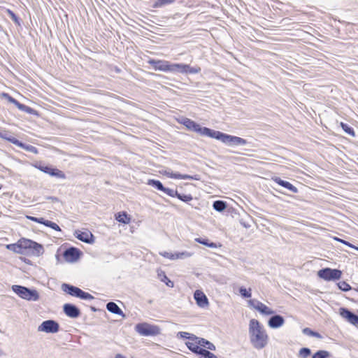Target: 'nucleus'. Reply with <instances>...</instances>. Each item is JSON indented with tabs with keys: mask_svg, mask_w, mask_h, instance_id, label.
<instances>
[{
	"mask_svg": "<svg viewBox=\"0 0 358 358\" xmlns=\"http://www.w3.org/2000/svg\"><path fill=\"white\" fill-rule=\"evenodd\" d=\"M248 334L252 346L260 350L268 343V336L264 326L256 319H251L249 322Z\"/></svg>",
	"mask_w": 358,
	"mask_h": 358,
	"instance_id": "f257e3e1",
	"label": "nucleus"
},
{
	"mask_svg": "<svg viewBox=\"0 0 358 358\" xmlns=\"http://www.w3.org/2000/svg\"><path fill=\"white\" fill-rule=\"evenodd\" d=\"M210 138H215L228 145H245L247 141L238 136H231L219 131L213 130Z\"/></svg>",
	"mask_w": 358,
	"mask_h": 358,
	"instance_id": "f03ea898",
	"label": "nucleus"
},
{
	"mask_svg": "<svg viewBox=\"0 0 358 358\" xmlns=\"http://www.w3.org/2000/svg\"><path fill=\"white\" fill-rule=\"evenodd\" d=\"M12 290L17 294L20 298L27 300L36 301L39 299V294L35 289H31L21 285H13Z\"/></svg>",
	"mask_w": 358,
	"mask_h": 358,
	"instance_id": "7ed1b4c3",
	"label": "nucleus"
},
{
	"mask_svg": "<svg viewBox=\"0 0 358 358\" xmlns=\"http://www.w3.org/2000/svg\"><path fill=\"white\" fill-rule=\"evenodd\" d=\"M136 331L143 336H155L160 334V328L147 322L138 323L135 326Z\"/></svg>",
	"mask_w": 358,
	"mask_h": 358,
	"instance_id": "20e7f679",
	"label": "nucleus"
},
{
	"mask_svg": "<svg viewBox=\"0 0 358 358\" xmlns=\"http://www.w3.org/2000/svg\"><path fill=\"white\" fill-rule=\"evenodd\" d=\"M181 123L185 125L189 130L197 132L202 136L210 137L213 129L207 127H201L199 124L189 118H183Z\"/></svg>",
	"mask_w": 358,
	"mask_h": 358,
	"instance_id": "39448f33",
	"label": "nucleus"
},
{
	"mask_svg": "<svg viewBox=\"0 0 358 358\" xmlns=\"http://www.w3.org/2000/svg\"><path fill=\"white\" fill-rule=\"evenodd\" d=\"M62 290L67 294L85 300H92L94 296L90 294L83 291L81 289L68 284L62 285Z\"/></svg>",
	"mask_w": 358,
	"mask_h": 358,
	"instance_id": "423d86ee",
	"label": "nucleus"
},
{
	"mask_svg": "<svg viewBox=\"0 0 358 358\" xmlns=\"http://www.w3.org/2000/svg\"><path fill=\"white\" fill-rule=\"evenodd\" d=\"M342 272L338 269L325 268L317 272V275L325 280H336L341 278Z\"/></svg>",
	"mask_w": 358,
	"mask_h": 358,
	"instance_id": "0eeeda50",
	"label": "nucleus"
},
{
	"mask_svg": "<svg viewBox=\"0 0 358 358\" xmlns=\"http://www.w3.org/2000/svg\"><path fill=\"white\" fill-rule=\"evenodd\" d=\"M59 324L52 320H48L43 322L38 327V331H43L45 333H57L59 331Z\"/></svg>",
	"mask_w": 358,
	"mask_h": 358,
	"instance_id": "6e6552de",
	"label": "nucleus"
},
{
	"mask_svg": "<svg viewBox=\"0 0 358 358\" xmlns=\"http://www.w3.org/2000/svg\"><path fill=\"white\" fill-rule=\"evenodd\" d=\"M159 173L162 175H164L169 178H174V179H189V180H199L201 179L199 175H194V176H190L187 174H180V173H173L169 169H162L159 171Z\"/></svg>",
	"mask_w": 358,
	"mask_h": 358,
	"instance_id": "1a4fd4ad",
	"label": "nucleus"
},
{
	"mask_svg": "<svg viewBox=\"0 0 358 358\" xmlns=\"http://www.w3.org/2000/svg\"><path fill=\"white\" fill-rule=\"evenodd\" d=\"M80 255V250L73 247L66 250L63 255L64 259L68 262H76L79 259Z\"/></svg>",
	"mask_w": 358,
	"mask_h": 358,
	"instance_id": "9d476101",
	"label": "nucleus"
},
{
	"mask_svg": "<svg viewBox=\"0 0 358 358\" xmlns=\"http://www.w3.org/2000/svg\"><path fill=\"white\" fill-rule=\"evenodd\" d=\"M63 310L68 317L71 318H77L80 315V310L75 305L71 303L64 304Z\"/></svg>",
	"mask_w": 358,
	"mask_h": 358,
	"instance_id": "9b49d317",
	"label": "nucleus"
},
{
	"mask_svg": "<svg viewBox=\"0 0 358 358\" xmlns=\"http://www.w3.org/2000/svg\"><path fill=\"white\" fill-rule=\"evenodd\" d=\"M340 314L351 324L358 326V316L357 315L345 308H340Z\"/></svg>",
	"mask_w": 358,
	"mask_h": 358,
	"instance_id": "f8f14e48",
	"label": "nucleus"
},
{
	"mask_svg": "<svg viewBox=\"0 0 358 358\" xmlns=\"http://www.w3.org/2000/svg\"><path fill=\"white\" fill-rule=\"evenodd\" d=\"M194 298L196 304L201 308H206L208 306L207 296L201 290H196L194 294Z\"/></svg>",
	"mask_w": 358,
	"mask_h": 358,
	"instance_id": "ddd939ff",
	"label": "nucleus"
},
{
	"mask_svg": "<svg viewBox=\"0 0 358 358\" xmlns=\"http://www.w3.org/2000/svg\"><path fill=\"white\" fill-rule=\"evenodd\" d=\"M149 63L153 66L155 70H159L162 71H169V64L170 62L168 61H162V60H150Z\"/></svg>",
	"mask_w": 358,
	"mask_h": 358,
	"instance_id": "4468645a",
	"label": "nucleus"
},
{
	"mask_svg": "<svg viewBox=\"0 0 358 358\" xmlns=\"http://www.w3.org/2000/svg\"><path fill=\"white\" fill-rule=\"evenodd\" d=\"M196 340L197 336L192 335L190 341H187L185 344L192 352L199 355L203 348L199 346Z\"/></svg>",
	"mask_w": 358,
	"mask_h": 358,
	"instance_id": "2eb2a0df",
	"label": "nucleus"
},
{
	"mask_svg": "<svg viewBox=\"0 0 358 358\" xmlns=\"http://www.w3.org/2000/svg\"><path fill=\"white\" fill-rule=\"evenodd\" d=\"M285 320L280 315H275L270 317L268 324L271 328L277 329L284 324Z\"/></svg>",
	"mask_w": 358,
	"mask_h": 358,
	"instance_id": "dca6fc26",
	"label": "nucleus"
},
{
	"mask_svg": "<svg viewBox=\"0 0 358 358\" xmlns=\"http://www.w3.org/2000/svg\"><path fill=\"white\" fill-rule=\"evenodd\" d=\"M272 180L274 182H275L277 184H278L279 185L289 189V191H291L293 193L298 192V189L295 186H294L293 185H292L290 182H289L287 181H285V180H282L279 177H277V176L273 177Z\"/></svg>",
	"mask_w": 358,
	"mask_h": 358,
	"instance_id": "f3484780",
	"label": "nucleus"
},
{
	"mask_svg": "<svg viewBox=\"0 0 358 358\" xmlns=\"http://www.w3.org/2000/svg\"><path fill=\"white\" fill-rule=\"evenodd\" d=\"M76 238L79 239L80 241L87 243H92L94 242L93 240V235L90 231H76Z\"/></svg>",
	"mask_w": 358,
	"mask_h": 358,
	"instance_id": "a211bd4d",
	"label": "nucleus"
},
{
	"mask_svg": "<svg viewBox=\"0 0 358 358\" xmlns=\"http://www.w3.org/2000/svg\"><path fill=\"white\" fill-rule=\"evenodd\" d=\"M0 137L3 139H5L13 144L17 146H22V143L18 141L16 138H15L9 131H0Z\"/></svg>",
	"mask_w": 358,
	"mask_h": 358,
	"instance_id": "6ab92c4d",
	"label": "nucleus"
},
{
	"mask_svg": "<svg viewBox=\"0 0 358 358\" xmlns=\"http://www.w3.org/2000/svg\"><path fill=\"white\" fill-rule=\"evenodd\" d=\"M106 309L109 312H110L113 314H116V315L122 316V317H125V315L124 314L122 310L115 302H113V301L108 302L106 304Z\"/></svg>",
	"mask_w": 358,
	"mask_h": 358,
	"instance_id": "aec40b11",
	"label": "nucleus"
},
{
	"mask_svg": "<svg viewBox=\"0 0 358 358\" xmlns=\"http://www.w3.org/2000/svg\"><path fill=\"white\" fill-rule=\"evenodd\" d=\"M186 64H169V72L172 73H185V67Z\"/></svg>",
	"mask_w": 358,
	"mask_h": 358,
	"instance_id": "412c9836",
	"label": "nucleus"
},
{
	"mask_svg": "<svg viewBox=\"0 0 358 358\" xmlns=\"http://www.w3.org/2000/svg\"><path fill=\"white\" fill-rule=\"evenodd\" d=\"M257 310L265 315H271L274 313L272 309L260 301L257 303Z\"/></svg>",
	"mask_w": 358,
	"mask_h": 358,
	"instance_id": "4be33fe9",
	"label": "nucleus"
},
{
	"mask_svg": "<svg viewBox=\"0 0 358 358\" xmlns=\"http://www.w3.org/2000/svg\"><path fill=\"white\" fill-rule=\"evenodd\" d=\"M18 241L20 243V246L21 247L22 250L24 252V250L31 249V248L32 247V244L34 243L33 241L25 238H22L20 240H18Z\"/></svg>",
	"mask_w": 358,
	"mask_h": 358,
	"instance_id": "5701e85b",
	"label": "nucleus"
},
{
	"mask_svg": "<svg viewBox=\"0 0 358 358\" xmlns=\"http://www.w3.org/2000/svg\"><path fill=\"white\" fill-rule=\"evenodd\" d=\"M6 248L17 254H23L24 251L22 250L20 246V243L17 241L16 243L6 245Z\"/></svg>",
	"mask_w": 358,
	"mask_h": 358,
	"instance_id": "b1692460",
	"label": "nucleus"
},
{
	"mask_svg": "<svg viewBox=\"0 0 358 358\" xmlns=\"http://www.w3.org/2000/svg\"><path fill=\"white\" fill-rule=\"evenodd\" d=\"M30 250H32V253L35 255L39 256L43 253V248L42 245L34 241L32 247Z\"/></svg>",
	"mask_w": 358,
	"mask_h": 358,
	"instance_id": "393cba45",
	"label": "nucleus"
},
{
	"mask_svg": "<svg viewBox=\"0 0 358 358\" xmlns=\"http://www.w3.org/2000/svg\"><path fill=\"white\" fill-rule=\"evenodd\" d=\"M213 207L216 211L222 212L227 208V204L223 201L217 200L213 202Z\"/></svg>",
	"mask_w": 358,
	"mask_h": 358,
	"instance_id": "a878e982",
	"label": "nucleus"
},
{
	"mask_svg": "<svg viewBox=\"0 0 358 358\" xmlns=\"http://www.w3.org/2000/svg\"><path fill=\"white\" fill-rule=\"evenodd\" d=\"M195 241L211 248H216L217 245L213 242H209L208 239L196 238Z\"/></svg>",
	"mask_w": 358,
	"mask_h": 358,
	"instance_id": "bb28decb",
	"label": "nucleus"
},
{
	"mask_svg": "<svg viewBox=\"0 0 358 358\" xmlns=\"http://www.w3.org/2000/svg\"><path fill=\"white\" fill-rule=\"evenodd\" d=\"M116 220L121 223L128 224L130 222V217L125 212L119 213L116 216Z\"/></svg>",
	"mask_w": 358,
	"mask_h": 358,
	"instance_id": "cd10ccee",
	"label": "nucleus"
},
{
	"mask_svg": "<svg viewBox=\"0 0 358 358\" xmlns=\"http://www.w3.org/2000/svg\"><path fill=\"white\" fill-rule=\"evenodd\" d=\"M148 185H149L160 191H162L163 189H164V185L159 180L150 179L148 181Z\"/></svg>",
	"mask_w": 358,
	"mask_h": 358,
	"instance_id": "c85d7f7f",
	"label": "nucleus"
},
{
	"mask_svg": "<svg viewBox=\"0 0 358 358\" xmlns=\"http://www.w3.org/2000/svg\"><path fill=\"white\" fill-rule=\"evenodd\" d=\"M175 0H157L152 7L153 8H162L166 5L173 3Z\"/></svg>",
	"mask_w": 358,
	"mask_h": 358,
	"instance_id": "c756f323",
	"label": "nucleus"
},
{
	"mask_svg": "<svg viewBox=\"0 0 358 358\" xmlns=\"http://www.w3.org/2000/svg\"><path fill=\"white\" fill-rule=\"evenodd\" d=\"M340 125L346 134L350 135L351 136H355L354 129L352 127H350L348 124L343 122H341Z\"/></svg>",
	"mask_w": 358,
	"mask_h": 358,
	"instance_id": "7c9ffc66",
	"label": "nucleus"
},
{
	"mask_svg": "<svg viewBox=\"0 0 358 358\" xmlns=\"http://www.w3.org/2000/svg\"><path fill=\"white\" fill-rule=\"evenodd\" d=\"M192 256V253L188 251H184L181 252H176V259H184L189 258Z\"/></svg>",
	"mask_w": 358,
	"mask_h": 358,
	"instance_id": "2f4dec72",
	"label": "nucleus"
},
{
	"mask_svg": "<svg viewBox=\"0 0 358 358\" xmlns=\"http://www.w3.org/2000/svg\"><path fill=\"white\" fill-rule=\"evenodd\" d=\"M330 353L326 350H319L313 355V358H329Z\"/></svg>",
	"mask_w": 358,
	"mask_h": 358,
	"instance_id": "473e14b6",
	"label": "nucleus"
},
{
	"mask_svg": "<svg viewBox=\"0 0 358 358\" xmlns=\"http://www.w3.org/2000/svg\"><path fill=\"white\" fill-rule=\"evenodd\" d=\"M251 288L247 289L246 288L241 287L239 289V293L243 298H250L252 296Z\"/></svg>",
	"mask_w": 358,
	"mask_h": 358,
	"instance_id": "72a5a7b5",
	"label": "nucleus"
},
{
	"mask_svg": "<svg viewBox=\"0 0 358 358\" xmlns=\"http://www.w3.org/2000/svg\"><path fill=\"white\" fill-rule=\"evenodd\" d=\"M50 176L62 179H64L66 178V176L63 171H60L59 169L54 168H52V170L50 173Z\"/></svg>",
	"mask_w": 358,
	"mask_h": 358,
	"instance_id": "f704fd0d",
	"label": "nucleus"
},
{
	"mask_svg": "<svg viewBox=\"0 0 358 358\" xmlns=\"http://www.w3.org/2000/svg\"><path fill=\"white\" fill-rule=\"evenodd\" d=\"M311 354V351L308 348H302L299 352V357L301 358H307Z\"/></svg>",
	"mask_w": 358,
	"mask_h": 358,
	"instance_id": "c9c22d12",
	"label": "nucleus"
},
{
	"mask_svg": "<svg viewBox=\"0 0 358 358\" xmlns=\"http://www.w3.org/2000/svg\"><path fill=\"white\" fill-rule=\"evenodd\" d=\"M303 333L305 335H307L309 336L316 337V338H321V335L319 333L313 331L309 328H304L303 329Z\"/></svg>",
	"mask_w": 358,
	"mask_h": 358,
	"instance_id": "e433bc0d",
	"label": "nucleus"
},
{
	"mask_svg": "<svg viewBox=\"0 0 358 358\" xmlns=\"http://www.w3.org/2000/svg\"><path fill=\"white\" fill-rule=\"evenodd\" d=\"M185 67L186 68H185V74H187V73H190V74L198 73L201 71V69L199 67H192V66H190L188 64H186Z\"/></svg>",
	"mask_w": 358,
	"mask_h": 358,
	"instance_id": "4c0bfd02",
	"label": "nucleus"
},
{
	"mask_svg": "<svg viewBox=\"0 0 358 358\" xmlns=\"http://www.w3.org/2000/svg\"><path fill=\"white\" fill-rule=\"evenodd\" d=\"M17 108L22 111H24V112H26L29 114H32L33 112H34V109H32L31 108L27 106H25L22 103H19V104H17Z\"/></svg>",
	"mask_w": 358,
	"mask_h": 358,
	"instance_id": "58836bf2",
	"label": "nucleus"
},
{
	"mask_svg": "<svg viewBox=\"0 0 358 358\" xmlns=\"http://www.w3.org/2000/svg\"><path fill=\"white\" fill-rule=\"evenodd\" d=\"M176 197L184 202H189L193 199L191 194H180L178 192Z\"/></svg>",
	"mask_w": 358,
	"mask_h": 358,
	"instance_id": "ea45409f",
	"label": "nucleus"
},
{
	"mask_svg": "<svg viewBox=\"0 0 358 358\" xmlns=\"http://www.w3.org/2000/svg\"><path fill=\"white\" fill-rule=\"evenodd\" d=\"M199 355L203 358H217L215 355L205 349H202Z\"/></svg>",
	"mask_w": 358,
	"mask_h": 358,
	"instance_id": "a19ab883",
	"label": "nucleus"
},
{
	"mask_svg": "<svg viewBox=\"0 0 358 358\" xmlns=\"http://www.w3.org/2000/svg\"><path fill=\"white\" fill-rule=\"evenodd\" d=\"M338 287L342 291L346 292L351 289V287L345 281H342L338 283Z\"/></svg>",
	"mask_w": 358,
	"mask_h": 358,
	"instance_id": "79ce46f5",
	"label": "nucleus"
},
{
	"mask_svg": "<svg viewBox=\"0 0 358 358\" xmlns=\"http://www.w3.org/2000/svg\"><path fill=\"white\" fill-rule=\"evenodd\" d=\"M162 192L171 197H176L178 195V192L176 190L170 188L164 187V189H163Z\"/></svg>",
	"mask_w": 358,
	"mask_h": 358,
	"instance_id": "37998d69",
	"label": "nucleus"
},
{
	"mask_svg": "<svg viewBox=\"0 0 358 358\" xmlns=\"http://www.w3.org/2000/svg\"><path fill=\"white\" fill-rule=\"evenodd\" d=\"M21 148L24 149L25 150H27L29 152H33V153H37V149L33 145H25L22 143V146H19Z\"/></svg>",
	"mask_w": 358,
	"mask_h": 358,
	"instance_id": "c03bdc74",
	"label": "nucleus"
},
{
	"mask_svg": "<svg viewBox=\"0 0 358 358\" xmlns=\"http://www.w3.org/2000/svg\"><path fill=\"white\" fill-rule=\"evenodd\" d=\"M160 255L163 256L165 258L171 259V260H176V253L172 252H163L159 253Z\"/></svg>",
	"mask_w": 358,
	"mask_h": 358,
	"instance_id": "a18cd8bd",
	"label": "nucleus"
},
{
	"mask_svg": "<svg viewBox=\"0 0 358 358\" xmlns=\"http://www.w3.org/2000/svg\"><path fill=\"white\" fill-rule=\"evenodd\" d=\"M40 171L47 173V174H49L50 175V173L52 170V167H50V166H36Z\"/></svg>",
	"mask_w": 358,
	"mask_h": 358,
	"instance_id": "49530a36",
	"label": "nucleus"
},
{
	"mask_svg": "<svg viewBox=\"0 0 358 358\" xmlns=\"http://www.w3.org/2000/svg\"><path fill=\"white\" fill-rule=\"evenodd\" d=\"M45 226L47 227H49L56 231H60V227L55 222H52L51 221H49L48 222H45Z\"/></svg>",
	"mask_w": 358,
	"mask_h": 358,
	"instance_id": "de8ad7c7",
	"label": "nucleus"
},
{
	"mask_svg": "<svg viewBox=\"0 0 358 358\" xmlns=\"http://www.w3.org/2000/svg\"><path fill=\"white\" fill-rule=\"evenodd\" d=\"M7 13H8V15L10 17V18L16 24H20L19 20H18V17L16 16V15L13 11H11L10 10H7Z\"/></svg>",
	"mask_w": 358,
	"mask_h": 358,
	"instance_id": "09e8293b",
	"label": "nucleus"
},
{
	"mask_svg": "<svg viewBox=\"0 0 358 358\" xmlns=\"http://www.w3.org/2000/svg\"><path fill=\"white\" fill-rule=\"evenodd\" d=\"M259 301L256 300V299H250L248 301V306L250 307H252L254 309L257 310V303H259Z\"/></svg>",
	"mask_w": 358,
	"mask_h": 358,
	"instance_id": "8fccbe9b",
	"label": "nucleus"
},
{
	"mask_svg": "<svg viewBox=\"0 0 358 358\" xmlns=\"http://www.w3.org/2000/svg\"><path fill=\"white\" fill-rule=\"evenodd\" d=\"M197 344L199 345V346L201 348V347H205L206 346V344H207V342L208 341L204 339V338H199L197 337Z\"/></svg>",
	"mask_w": 358,
	"mask_h": 358,
	"instance_id": "3c124183",
	"label": "nucleus"
},
{
	"mask_svg": "<svg viewBox=\"0 0 358 358\" xmlns=\"http://www.w3.org/2000/svg\"><path fill=\"white\" fill-rule=\"evenodd\" d=\"M192 334H190L187 332L180 331L178 334V336L182 338H187L188 341H190L191 336Z\"/></svg>",
	"mask_w": 358,
	"mask_h": 358,
	"instance_id": "603ef678",
	"label": "nucleus"
},
{
	"mask_svg": "<svg viewBox=\"0 0 358 358\" xmlns=\"http://www.w3.org/2000/svg\"><path fill=\"white\" fill-rule=\"evenodd\" d=\"M5 95L8 96V99L9 102H10V103H12L15 104L16 106H17V104H19V103H20L19 101H17L16 99H15L14 98H13V97H11V96H8V94H5Z\"/></svg>",
	"mask_w": 358,
	"mask_h": 358,
	"instance_id": "864d4df0",
	"label": "nucleus"
},
{
	"mask_svg": "<svg viewBox=\"0 0 358 358\" xmlns=\"http://www.w3.org/2000/svg\"><path fill=\"white\" fill-rule=\"evenodd\" d=\"M204 348H206L207 349L210 350H215V345L213 344L212 343H210V341L207 342L206 346H205Z\"/></svg>",
	"mask_w": 358,
	"mask_h": 358,
	"instance_id": "5fc2aeb1",
	"label": "nucleus"
},
{
	"mask_svg": "<svg viewBox=\"0 0 358 358\" xmlns=\"http://www.w3.org/2000/svg\"><path fill=\"white\" fill-rule=\"evenodd\" d=\"M37 220H38V221H36V222L40 223V224H44V225H45V222H48V220H45V219H44V218H43V217H38V218H37Z\"/></svg>",
	"mask_w": 358,
	"mask_h": 358,
	"instance_id": "6e6d98bb",
	"label": "nucleus"
},
{
	"mask_svg": "<svg viewBox=\"0 0 358 358\" xmlns=\"http://www.w3.org/2000/svg\"><path fill=\"white\" fill-rule=\"evenodd\" d=\"M344 244H345V245H348V247H350V248H354V249H355V250H358V247H357V246H355V245H354L351 244L350 243H349V242H348V241H345Z\"/></svg>",
	"mask_w": 358,
	"mask_h": 358,
	"instance_id": "4d7b16f0",
	"label": "nucleus"
},
{
	"mask_svg": "<svg viewBox=\"0 0 358 358\" xmlns=\"http://www.w3.org/2000/svg\"><path fill=\"white\" fill-rule=\"evenodd\" d=\"M27 218L29 220H31V221H34L35 222H36L37 220V218L38 217H33V216H27Z\"/></svg>",
	"mask_w": 358,
	"mask_h": 358,
	"instance_id": "13d9d810",
	"label": "nucleus"
},
{
	"mask_svg": "<svg viewBox=\"0 0 358 358\" xmlns=\"http://www.w3.org/2000/svg\"><path fill=\"white\" fill-rule=\"evenodd\" d=\"M166 284L171 287H173V282L171 281L170 280H168L167 282H166Z\"/></svg>",
	"mask_w": 358,
	"mask_h": 358,
	"instance_id": "bf43d9fd",
	"label": "nucleus"
},
{
	"mask_svg": "<svg viewBox=\"0 0 358 358\" xmlns=\"http://www.w3.org/2000/svg\"><path fill=\"white\" fill-rule=\"evenodd\" d=\"M334 240H336V241H338V242H341V243H343V244H344V243H345V240L341 239V238H337V237H334Z\"/></svg>",
	"mask_w": 358,
	"mask_h": 358,
	"instance_id": "052dcab7",
	"label": "nucleus"
},
{
	"mask_svg": "<svg viewBox=\"0 0 358 358\" xmlns=\"http://www.w3.org/2000/svg\"><path fill=\"white\" fill-rule=\"evenodd\" d=\"M334 240H336V241H338V242H341V243H343V244H344V243H345V240L341 239V238H337V237H334Z\"/></svg>",
	"mask_w": 358,
	"mask_h": 358,
	"instance_id": "680f3d73",
	"label": "nucleus"
},
{
	"mask_svg": "<svg viewBox=\"0 0 358 358\" xmlns=\"http://www.w3.org/2000/svg\"><path fill=\"white\" fill-rule=\"evenodd\" d=\"M115 358H127V357H124V355H121V354H117V355H115Z\"/></svg>",
	"mask_w": 358,
	"mask_h": 358,
	"instance_id": "e2e57ef3",
	"label": "nucleus"
},
{
	"mask_svg": "<svg viewBox=\"0 0 358 358\" xmlns=\"http://www.w3.org/2000/svg\"><path fill=\"white\" fill-rule=\"evenodd\" d=\"M169 280V279L166 277V275H164V278H163V279H162V281H163V282H166V280Z\"/></svg>",
	"mask_w": 358,
	"mask_h": 358,
	"instance_id": "0e129e2a",
	"label": "nucleus"
},
{
	"mask_svg": "<svg viewBox=\"0 0 358 358\" xmlns=\"http://www.w3.org/2000/svg\"><path fill=\"white\" fill-rule=\"evenodd\" d=\"M3 355V352L1 350H0V357Z\"/></svg>",
	"mask_w": 358,
	"mask_h": 358,
	"instance_id": "69168bd1",
	"label": "nucleus"
}]
</instances>
